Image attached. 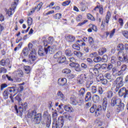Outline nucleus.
Here are the masks:
<instances>
[{"mask_svg":"<svg viewBox=\"0 0 128 128\" xmlns=\"http://www.w3.org/2000/svg\"><path fill=\"white\" fill-rule=\"evenodd\" d=\"M24 70L26 72V74H30V66H24Z\"/></svg>","mask_w":128,"mask_h":128,"instance_id":"nucleus-43","label":"nucleus"},{"mask_svg":"<svg viewBox=\"0 0 128 128\" xmlns=\"http://www.w3.org/2000/svg\"><path fill=\"white\" fill-rule=\"evenodd\" d=\"M106 52V48H100L98 51L99 56H102Z\"/></svg>","mask_w":128,"mask_h":128,"instance_id":"nucleus-29","label":"nucleus"},{"mask_svg":"<svg viewBox=\"0 0 128 128\" xmlns=\"http://www.w3.org/2000/svg\"><path fill=\"white\" fill-rule=\"evenodd\" d=\"M68 38L69 42H74V40H76V38H74V36L70 35L68 36Z\"/></svg>","mask_w":128,"mask_h":128,"instance_id":"nucleus-49","label":"nucleus"},{"mask_svg":"<svg viewBox=\"0 0 128 128\" xmlns=\"http://www.w3.org/2000/svg\"><path fill=\"white\" fill-rule=\"evenodd\" d=\"M123 79L122 77H118L115 82H114V84H116L120 86H124V82H122Z\"/></svg>","mask_w":128,"mask_h":128,"instance_id":"nucleus-10","label":"nucleus"},{"mask_svg":"<svg viewBox=\"0 0 128 128\" xmlns=\"http://www.w3.org/2000/svg\"><path fill=\"white\" fill-rule=\"evenodd\" d=\"M110 21L108 20V22L106 21V20H102V24H101V28L102 30H104V28H106V26H108V22Z\"/></svg>","mask_w":128,"mask_h":128,"instance_id":"nucleus-15","label":"nucleus"},{"mask_svg":"<svg viewBox=\"0 0 128 128\" xmlns=\"http://www.w3.org/2000/svg\"><path fill=\"white\" fill-rule=\"evenodd\" d=\"M117 48L118 50H124V44H119L117 46Z\"/></svg>","mask_w":128,"mask_h":128,"instance_id":"nucleus-38","label":"nucleus"},{"mask_svg":"<svg viewBox=\"0 0 128 128\" xmlns=\"http://www.w3.org/2000/svg\"><path fill=\"white\" fill-rule=\"evenodd\" d=\"M3 96L4 100H6L7 98H8V90H5L3 92Z\"/></svg>","mask_w":128,"mask_h":128,"instance_id":"nucleus-41","label":"nucleus"},{"mask_svg":"<svg viewBox=\"0 0 128 128\" xmlns=\"http://www.w3.org/2000/svg\"><path fill=\"white\" fill-rule=\"evenodd\" d=\"M28 24L29 26H30L31 24H32V18H28Z\"/></svg>","mask_w":128,"mask_h":128,"instance_id":"nucleus-54","label":"nucleus"},{"mask_svg":"<svg viewBox=\"0 0 128 128\" xmlns=\"http://www.w3.org/2000/svg\"><path fill=\"white\" fill-rule=\"evenodd\" d=\"M22 56H28V48H25L23 49L22 52Z\"/></svg>","mask_w":128,"mask_h":128,"instance_id":"nucleus-23","label":"nucleus"},{"mask_svg":"<svg viewBox=\"0 0 128 128\" xmlns=\"http://www.w3.org/2000/svg\"><path fill=\"white\" fill-rule=\"evenodd\" d=\"M112 16V14H110V11H108L106 16V22L109 21L110 22V18Z\"/></svg>","mask_w":128,"mask_h":128,"instance_id":"nucleus-31","label":"nucleus"},{"mask_svg":"<svg viewBox=\"0 0 128 128\" xmlns=\"http://www.w3.org/2000/svg\"><path fill=\"white\" fill-rule=\"evenodd\" d=\"M20 96H22L21 94H18L16 97V100H18V102H22V98Z\"/></svg>","mask_w":128,"mask_h":128,"instance_id":"nucleus-60","label":"nucleus"},{"mask_svg":"<svg viewBox=\"0 0 128 128\" xmlns=\"http://www.w3.org/2000/svg\"><path fill=\"white\" fill-rule=\"evenodd\" d=\"M122 102V100L120 98H116V106H118Z\"/></svg>","mask_w":128,"mask_h":128,"instance_id":"nucleus-57","label":"nucleus"},{"mask_svg":"<svg viewBox=\"0 0 128 128\" xmlns=\"http://www.w3.org/2000/svg\"><path fill=\"white\" fill-rule=\"evenodd\" d=\"M122 34L126 38H127L128 40V30H122Z\"/></svg>","mask_w":128,"mask_h":128,"instance_id":"nucleus-46","label":"nucleus"},{"mask_svg":"<svg viewBox=\"0 0 128 128\" xmlns=\"http://www.w3.org/2000/svg\"><path fill=\"white\" fill-rule=\"evenodd\" d=\"M102 106L98 105V106L96 105H94L90 108V112L92 114H94L95 112V116L98 118L99 116L102 114Z\"/></svg>","mask_w":128,"mask_h":128,"instance_id":"nucleus-3","label":"nucleus"},{"mask_svg":"<svg viewBox=\"0 0 128 128\" xmlns=\"http://www.w3.org/2000/svg\"><path fill=\"white\" fill-rule=\"evenodd\" d=\"M13 74L14 76V78H18V80H16V82H20V78L24 76V72L22 70H18L16 71H14L13 72Z\"/></svg>","mask_w":128,"mask_h":128,"instance_id":"nucleus-5","label":"nucleus"},{"mask_svg":"<svg viewBox=\"0 0 128 128\" xmlns=\"http://www.w3.org/2000/svg\"><path fill=\"white\" fill-rule=\"evenodd\" d=\"M42 40L43 41L44 46H47L48 44H52L54 42V38L52 36L48 37V41L46 38L44 36L42 38Z\"/></svg>","mask_w":128,"mask_h":128,"instance_id":"nucleus-8","label":"nucleus"},{"mask_svg":"<svg viewBox=\"0 0 128 128\" xmlns=\"http://www.w3.org/2000/svg\"><path fill=\"white\" fill-rule=\"evenodd\" d=\"M66 78H62V79H58V84L59 86H66Z\"/></svg>","mask_w":128,"mask_h":128,"instance_id":"nucleus-13","label":"nucleus"},{"mask_svg":"<svg viewBox=\"0 0 128 128\" xmlns=\"http://www.w3.org/2000/svg\"><path fill=\"white\" fill-rule=\"evenodd\" d=\"M118 58L120 62H126L128 60V57H126V56L124 52V50L118 52Z\"/></svg>","mask_w":128,"mask_h":128,"instance_id":"nucleus-7","label":"nucleus"},{"mask_svg":"<svg viewBox=\"0 0 128 128\" xmlns=\"http://www.w3.org/2000/svg\"><path fill=\"white\" fill-rule=\"evenodd\" d=\"M70 103L73 104V106H76V104H78V102L76 98H74V97L72 96L70 98Z\"/></svg>","mask_w":128,"mask_h":128,"instance_id":"nucleus-26","label":"nucleus"},{"mask_svg":"<svg viewBox=\"0 0 128 128\" xmlns=\"http://www.w3.org/2000/svg\"><path fill=\"white\" fill-rule=\"evenodd\" d=\"M101 60H102L104 62H108V56L106 55L104 56L101 59Z\"/></svg>","mask_w":128,"mask_h":128,"instance_id":"nucleus-61","label":"nucleus"},{"mask_svg":"<svg viewBox=\"0 0 128 128\" xmlns=\"http://www.w3.org/2000/svg\"><path fill=\"white\" fill-rule=\"evenodd\" d=\"M18 104V111L20 112V114H22V112H24V110H26V108H28V103L19 102Z\"/></svg>","mask_w":128,"mask_h":128,"instance_id":"nucleus-6","label":"nucleus"},{"mask_svg":"<svg viewBox=\"0 0 128 128\" xmlns=\"http://www.w3.org/2000/svg\"><path fill=\"white\" fill-rule=\"evenodd\" d=\"M42 2H41L37 6L35 7V8L32 9V10L31 11L32 14V12H34V10H36L37 12L40 10V8H42Z\"/></svg>","mask_w":128,"mask_h":128,"instance_id":"nucleus-19","label":"nucleus"},{"mask_svg":"<svg viewBox=\"0 0 128 128\" xmlns=\"http://www.w3.org/2000/svg\"><path fill=\"white\" fill-rule=\"evenodd\" d=\"M28 48L30 50V54H29V62L32 64L36 60V49L34 48V45L32 43L30 42L28 44Z\"/></svg>","mask_w":128,"mask_h":128,"instance_id":"nucleus-1","label":"nucleus"},{"mask_svg":"<svg viewBox=\"0 0 128 128\" xmlns=\"http://www.w3.org/2000/svg\"><path fill=\"white\" fill-rule=\"evenodd\" d=\"M0 66H8L10 64V62H7L6 60H2L0 61Z\"/></svg>","mask_w":128,"mask_h":128,"instance_id":"nucleus-30","label":"nucleus"},{"mask_svg":"<svg viewBox=\"0 0 128 128\" xmlns=\"http://www.w3.org/2000/svg\"><path fill=\"white\" fill-rule=\"evenodd\" d=\"M14 4H12V10H16V4H18V0H14Z\"/></svg>","mask_w":128,"mask_h":128,"instance_id":"nucleus-39","label":"nucleus"},{"mask_svg":"<svg viewBox=\"0 0 128 128\" xmlns=\"http://www.w3.org/2000/svg\"><path fill=\"white\" fill-rule=\"evenodd\" d=\"M45 48L46 50V52H47V54H54V52L56 50V46L55 45L48 46L47 48Z\"/></svg>","mask_w":128,"mask_h":128,"instance_id":"nucleus-9","label":"nucleus"},{"mask_svg":"<svg viewBox=\"0 0 128 128\" xmlns=\"http://www.w3.org/2000/svg\"><path fill=\"white\" fill-rule=\"evenodd\" d=\"M77 42L79 46H86V43L84 42L82 40H77Z\"/></svg>","mask_w":128,"mask_h":128,"instance_id":"nucleus-48","label":"nucleus"},{"mask_svg":"<svg viewBox=\"0 0 128 128\" xmlns=\"http://www.w3.org/2000/svg\"><path fill=\"white\" fill-rule=\"evenodd\" d=\"M102 106L103 110H106L108 106V99L106 98H104L102 100Z\"/></svg>","mask_w":128,"mask_h":128,"instance_id":"nucleus-16","label":"nucleus"},{"mask_svg":"<svg viewBox=\"0 0 128 128\" xmlns=\"http://www.w3.org/2000/svg\"><path fill=\"white\" fill-rule=\"evenodd\" d=\"M6 90H7V92H8H8H16V89H14V87H9L6 89Z\"/></svg>","mask_w":128,"mask_h":128,"instance_id":"nucleus-34","label":"nucleus"},{"mask_svg":"<svg viewBox=\"0 0 128 128\" xmlns=\"http://www.w3.org/2000/svg\"><path fill=\"white\" fill-rule=\"evenodd\" d=\"M62 72L64 74H68L72 72V70L70 68H65L62 70Z\"/></svg>","mask_w":128,"mask_h":128,"instance_id":"nucleus-35","label":"nucleus"},{"mask_svg":"<svg viewBox=\"0 0 128 128\" xmlns=\"http://www.w3.org/2000/svg\"><path fill=\"white\" fill-rule=\"evenodd\" d=\"M74 54L78 58H82V53L80 52V51H74Z\"/></svg>","mask_w":128,"mask_h":128,"instance_id":"nucleus-33","label":"nucleus"},{"mask_svg":"<svg viewBox=\"0 0 128 128\" xmlns=\"http://www.w3.org/2000/svg\"><path fill=\"white\" fill-rule=\"evenodd\" d=\"M70 4V0H67L66 2H63L62 6H68Z\"/></svg>","mask_w":128,"mask_h":128,"instance_id":"nucleus-58","label":"nucleus"},{"mask_svg":"<svg viewBox=\"0 0 128 128\" xmlns=\"http://www.w3.org/2000/svg\"><path fill=\"white\" fill-rule=\"evenodd\" d=\"M89 72L90 74H94V76H96L98 74V70H97L94 68H91L90 69Z\"/></svg>","mask_w":128,"mask_h":128,"instance_id":"nucleus-24","label":"nucleus"},{"mask_svg":"<svg viewBox=\"0 0 128 128\" xmlns=\"http://www.w3.org/2000/svg\"><path fill=\"white\" fill-rule=\"evenodd\" d=\"M28 118H30L32 122H34L36 124L40 122V118L42 116L40 114H36V111L35 110L31 112L28 114Z\"/></svg>","mask_w":128,"mask_h":128,"instance_id":"nucleus-2","label":"nucleus"},{"mask_svg":"<svg viewBox=\"0 0 128 128\" xmlns=\"http://www.w3.org/2000/svg\"><path fill=\"white\" fill-rule=\"evenodd\" d=\"M52 116L54 120H56V118H58V113L56 112H54Z\"/></svg>","mask_w":128,"mask_h":128,"instance_id":"nucleus-56","label":"nucleus"},{"mask_svg":"<svg viewBox=\"0 0 128 128\" xmlns=\"http://www.w3.org/2000/svg\"><path fill=\"white\" fill-rule=\"evenodd\" d=\"M117 106V110L118 112H122V110H124V104L122 102Z\"/></svg>","mask_w":128,"mask_h":128,"instance_id":"nucleus-20","label":"nucleus"},{"mask_svg":"<svg viewBox=\"0 0 128 128\" xmlns=\"http://www.w3.org/2000/svg\"><path fill=\"white\" fill-rule=\"evenodd\" d=\"M104 76L108 80H110L112 78V74L109 72L106 73Z\"/></svg>","mask_w":128,"mask_h":128,"instance_id":"nucleus-52","label":"nucleus"},{"mask_svg":"<svg viewBox=\"0 0 128 128\" xmlns=\"http://www.w3.org/2000/svg\"><path fill=\"white\" fill-rule=\"evenodd\" d=\"M74 68L76 72H82V68L78 64H76Z\"/></svg>","mask_w":128,"mask_h":128,"instance_id":"nucleus-36","label":"nucleus"},{"mask_svg":"<svg viewBox=\"0 0 128 128\" xmlns=\"http://www.w3.org/2000/svg\"><path fill=\"white\" fill-rule=\"evenodd\" d=\"M100 60H102V58L100 56L95 57L94 58V62H100Z\"/></svg>","mask_w":128,"mask_h":128,"instance_id":"nucleus-53","label":"nucleus"},{"mask_svg":"<svg viewBox=\"0 0 128 128\" xmlns=\"http://www.w3.org/2000/svg\"><path fill=\"white\" fill-rule=\"evenodd\" d=\"M98 56V53L97 52H93V53H92L90 54V58H96V56Z\"/></svg>","mask_w":128,"mask_h":128,"instance_id":"nucleus-63","label":"nucleus"},{"mask_svg":"<svg viewBox=\"0 0 128 128\" xmlns=\"http://www.w3.org/2000/svg\"><path fill=\"white\" fill-rule=\"evenodd\" d=\"M114 94L112 91H109L107 92V98H112V95Z\"/></svg>","mask_w":128,"mask_h":128,"instance_id":"nucleus-55","label":"nucleus"},{"mask_svg":"<svg viewBox=\"0 0 128 128\" xmlns=\"http://www.w3.org/2000/svg\"><path fill=\"white\" fill-rule=\"evenodd\" d=\"M86 62H87L89 66H92V64H94V61L90 58H88L86 59Z\"/></svg>","mask_w":128,"mask_h":128,"instance_id":"nucleus-45","label":"nucleus"},{"mask_svg":"<svg viewBox=\"0 0 128 128\" xmlns=\"http://www.w3.org/2000/svg\"><path fill=\"white\" fill-rule=\"evenodd\" d=\"M57 94L58 98H59L60 100H62V102H64V100H66V96H64V94H62V92L58 91Z\"/></svg>","mask_w":128,"mask_h":128,"instance_id":"nucleus-14","label":"nucleus"},{"mask_svg":"<svg viewBox=\"0 0 128 128\" xmlns=\"http://www.w3.org/2000/svg\"><path fill=\"white\" fill-rule=\"evenodd\" d=\"M92 100L95 102H98V100H100V96L96 94L92 96Z\"/></svg>","mask_w":128,"mask_h":128,"instance_id":"nucleus-37","label":"nucleus"},{"mask_svg":"<svg viewBox=\"0 0 128 128\" xmlns=\"http://www.w3.org/2000/svg\"><path fill=\"white\" fill-rule=\"evenodd\" d=\"M77 82L79 84H82L84 82V77L82 76H80L77 78Z\"/></svg>","mask_w":128,"mask_h":128,"instance_id":"nucleus-22","label":"nucleus"},{"mask_svg":"<svg viewBox=\"0 0 128 128\" xmlns=\"http://www.w3.org/2000/svg\"><path fill=\"white\" fill-rule=\"evenodd\" d=\"M66 57L61 56V58L58 59V62L60 64H62L63 62H66Z\"/></svg>","mask_w":128,"mask_h":128,"instance_id":"nucleus-47","label":"nucleus"},{"mask_svg":"<svg viewBox=\"0 0 128 128\" xmlns=\"http://www.w3.org/2000/svg\"><path fill=\"white\" fill-rule=\"evenodd\" d=\"M62 52L58 51L54 55V58H58V60L59 58H62Z\"/></svg>","mask_w":128,"mask_h":128,"instance_id":"nucleus-27","label":"nucleus"},{"mask_svg":"<svg viewBox=\"0 0 128 128\" xmlns=\"http://www.w3.org/2000/svg\"><path fill=\"white\" fill-rule=\"evenodd\" d=\"M90 92L92 94H96L98 92V88L96 86H92L90 88Z\"/></svg>","mask_w":128,"mask_h":128,"instance_id":"nucleus-42","label":"nucleus"},{"mask_svg":"<svg viewBox=\"0 0 128 128\" xmlns=\"http://www.w3.org/2000/svg\"><path fill=\"white\" fill-rule=\"evenodd\" d=\"M117 59L114 56H112L111 58V62L112 64H116L117 62Z\"/></svg>","mask_w":128,"mask_h":128,"instance_id":"nucleus-50","label":"nucleus"},{"mask_svg":"<svg viewBox=\"0 0 128 128\" xmlns=\"http://www.w3.org/2000/svg\"><path fill=\"white\" fill-rule=\"evenodd\" d=\"M64 109L66 112H72L74 109L70 105H66L64 106Z\"/></svg>","mask_w":128,"mask_h":128,"instance_id":"nucleus-21","label":"nucleus"},{"mask_svg":"<svg viewBox=\"0 0 128 128\" xmlns=\"http://www.w3.org/2000/svg\"><path fill=\"white\" fill-rule=\"evenodd\" d=\"M53 18L54 20H60V18H62V14L57 13L53 16Z\"/></svg>","mask_w":128,"mask_h":128,"instance_id":"nucleus-32","label":"nucleus"},{"mask_svg":"<svg viewBox=\"0 0 128 128\" xmlns=\"http://www.w3.org/2000/svg\"><path fill=\"white\" fill-rule=\"evenodd\" d=\"M72 48H74V50H80V46H78V44H74L72 46Z\"/></svg>","mask_w":128,"mask_h":128,"instance_id":"nucleus-51","label":"nucleus"},{"mask_svg":"<svg viewBox=\"0 0 128 128\" xmlns=\"http://www.w3.org/2000/svg\"><path fill=\"white\" fill-rule=\"evenodd\" d=\"M97 8H98L100 14H104V8L102 7V6H97L94 8V10H96Z\"/></svg>","mask_w":128,"mask_h":128,"instance_id":"nucleus-18","label":"nucleus"},{"mask_svg":"<svg viewBox=\"0 0 128 128\" xmlns=\"http://www.w3.org/2000/svg\"><path fill=\"white\" fill-rule=\"evenodd\" d=\"M112 106H116V98L114 97L111 100Z\"/></svg>","mask_w":128,"mask_h":128,"instance_id":"nucleus-59","label":"nucleus"},{"mask_svg":"<svg viewBox=\"0 0 128 128\" xmlns=\"http://www.w3.org/2000/svg\"><path fill=\"white\" fill-rule=\"evenodd\" d=\"M87 17L88 20H90L94 21L96 19H94V17L92 15L90 14H87Z\"/></svg>","mask_w":128,"mask_h":128,"instance_id":"nucleus-44","label":"nucleus"},{"mask_svg":"<svg viewBox=\"0 0 128 128\" xmlns=\"http://www.w3.org/2000/svg\"><path fill=\"white\" fill-rule=\"evenodd\" d=\"M112 74L114 76H122V70H118V69L116 67H114L112 69Z\"/></svg>","mask_w":128,"mask_h":128,"instance_id":"nucleus-11","label":"nucleus"},{"mask_svg":"<svg viewBox=\"0 0 128 128\" xmlns=\"http://www.w3.org/2000/svg\"><path fill=\"white\" fill-rule=\"evenodd\" d=\"M65 54L67 56H72V52L70 50H66Z\"/></svg>","mask_w":128,"mask_h":128,"instance_id":"nucleus-40","label":"nucleus"},{"mask_svg":"<svg viewBox=\"0 0 128 128\" xmlns=\"http://www.w3.org/2000/svg\"><path fill=\"white\" fill-rule=\"evenodd\" d=\"M38 54L39 56H44L48 54V52H46V48H40L38 51Z\"/></svg>","mask_w":128,"mask_h":128,"instance_id":"nucleus-12","label":"nucleus"},{"mask_svg":"<svg viewBox=\"0 0 128 128\" xmlns=\"http://www.w3.org/2000/svg\"><path fill=\"white\" fill-rule=\"evenodd\" d=\"M114 34H116V28H114L110 32H106V36H109L110 38H112L114 36Z\"/></svg>","mask_w":128,"mask_h":128,"instance_id":"nucleus-17","label":"nucleus"},{"mask_svg":"<svg viewBox=\"0 0 128 128\" xmlns=\"http://www.w3.org/2000/svg\"><path fill=\"white\" fill-rule=\"evenodd\" d=\"M6 88H8V84H2L0 85V90H4V89Z\"/></svg>","mask_w":128,"mask_h":128,"instance_id":"nucleus-62","label":"nucleus"},{"mask_svg":"<svg viewBox=\"0 0 128 128\" xmlns=\"http://www.w3.org/2000/svg\"><path fill=\"white\" fill-rule=\"evenodd\" d=\"M64 116H60L58 118V120H54L52 123L53 126L56 128H62L64 126Z\"/></svg>","mask_w":128,"mask_h":128,"instance_id":"nucleus-4","label":"nucleus"},{"mask_svg":"<svg viewBox=\"0 0 128 128\" xmlns=\"http://www.w3.org/2000/svg\"><path fill=\"white\" fill-rule=\"evenodd\" d=\"M100 68H102V66L100 64H96L94 66V69L98 70H100Z\"/></svg>","mask_w":128,"mask_h":128,"instance_id":"nucleus-64","label":"nucleus"},{"mask_svg":"<svg viewBox=\"0 0 128 128\" xmlns=\"http://www.w3.org/2000/svg\"><path fill=\"white\" fill-rule=\"evenodd\" d=\"M92 100V94L90 92H88L85 97L86 102H88Z\"/></svg>","mask_w":128,"mask_h":128,"instance_id":"nucleus-25","label":"nucleus"},{"mask_svg":"<svg viewBox=\"0 0 128 128\" xmlns=\"http://www.w3.org/2000/svg\"><path fill=\"white\" fill-rule=\"evenodd\" d=\"M118 94L120 96H122L124 94H126V88H121L118 92Z\"/></svg>","mask_w":128,"mask_h":128,"instance_id":"nucleus-28","label":"nucleus"}]
</instances>
